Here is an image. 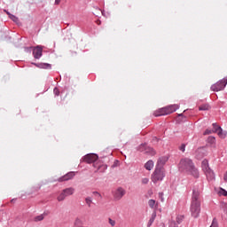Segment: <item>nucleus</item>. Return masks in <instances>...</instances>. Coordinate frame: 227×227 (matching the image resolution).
I'll use <instances>...</instances> for the list:
<instances>
[{
    "label": "nucleus",
    "instance_id": "nucleus-1",
    "mask_svg": "<svg viewBox=\"0 0 227 227\" xmlns=\"http://www.w3.org/2000/svg\"><path fill=\"white\" fill-rule=\"evenodd\" d=\"M201 190L194 187L193 193L192 197V204L190 207V212L192 217L195 219L200 217V214H201Z\"/></svg>",
    "mask_w": 227,
    "mask_h": 227
},
{
    "label": "nucleus",
    "instance_id": "nucleus-2",
    "mask_svg": "<svg viewBox=\"0 0 227 227\" xmlns=\"http://www.w3.org/2000/svg\"><path fill=\"white\" fill-rule=\"evenodd\" d=\"M179 169L180 171L188 173V175H192V176H194V178L200 177V172L198 171V168L194 167V163L192 162V160L189 158H184L180 160Z\"/></svg>",
    "mask_w": 227,
    "mask_h": 227
},
{
    "label": "nucleus",
    "instance_id": "nucleus-3",
    "mask_svg": "<svg viewBox=\"0 0 227 227\" xmlns=\"http://www.w3.org/2000/svg\"><path fill=\"white\" fill-rule=\"evenodd\" d=\"M164 176H166V171L163 167H156L154 172L152 175L151 180L153 184H157V182H161L164 180Z\"/></svg>",
    "mask_w": 227,
    "mask_h": 227
},
{
    "label": "nucleus",
    "instance_id": "nucleus-4",
    "mask_svg": "<svg viewBox=\"0 0 227 227\" xmlns=\"http://www.w3.org/2000/svg\"><path fill=\"white\" fill-rule=\"evenodd\" d=\"M177 109H180V106L178 105H170L159 109L158 114L155 113L154 114L155 116H166L168 114L175 113V111H177Z\"/></svg>",
    "mask_w": 227,
    "mask_h": 227
},
{
    "label": "nucleus",
    "instance_id": "nucleus-5",
    "mask_svg": "<svg viewBox=\"0 0 227 227\" xmlns=\"http://www.w3.org/2000/svg\"><path fill=\"white\" fill-rule=\"evenodd\" d=\"M227 76L211 86L212 91H223L226 88Z\"/></svg>",
    "mask_w": 227,
    "mask_h": 227
},
{
    "label": "nucleus",
    "instance_id": "nucleus-6",
    "mask_svg": "<svg viewBox=\"0 0 227 227\" xmlns=\"http://www.w3.org/2000/svg\"><path fill=\"white\" fill-rule=\"evenodd\" d=\"M98 160V156L95 153L87 154L82 158V161L86 162L87 164H93V162L97 161Z\"/></svg>",
    "mask_w": 227,
    "mask_h": 227
},
{
    "label": "nucleus",
    "instance_id": "nucleus-7",
    "mask_svg": "<svg viewBox=\"0 0 227 227\" xmlns=\"http://www.w3.org/2000/svg\"><path fill=\"white\" fill-rule=\"evenodd\" d=\"M125 196V189L119 187L114 192V200H120Z\"/></svg>",
    "mask_w": 227,
    "mask_h": 227
},
{
    "label": "nucleus",
    "instance_id": "nucleus-8",
    "mask_svg": "<svg viewBox=\"0 0 227 227\" xmlns=\"http://www.w3.org/2000/svg\"><path fill=\"white\" fill-rule=\"evenodd\" d=\"M75 176V172H68L67 174L62 176L61 177L58 178L56 182H68V180H72Z\"/></svg>",
    "mask_w": 227,
    "mask_h": 227
},
{
    "label": "nucleus",
    "instance_id": "nucleus-9",
    "mask_svg": "<svg viewBox=\"0 0 227 227\" xmlns=\"http://www.w3.org/2000/svg\"><path fill=\"white\" fill-rule=\"evenodd\" d=\"M43 52V48L42 46H37L33 51V56L35 59H40Z\"/></svg>",
    "mask_w": 227,
    "mask_h": 227
},
{
    "label": "nucleus",
    "instance_id": "nucleus-10",
    "mask_svg": "<svg viewBox=\"0 0 227 227\" xmlns=\"http://www.w3.org/2000/svg\"><path fill=\"white\" fill-rule=\"evenodd\" d=\"M204 173L207 178V180H214L215 178V175L214 174V171L212 169L204 170Z\"/></svg>",
    "mask_w": 227,
    "mask_h": 227
},
{
    "label": "nucleus",
    "instance_id": "nucleus-11",
    "mask_svg": "<svg viewBox=\"0 0 227 227\" xmlns=\"http://www.w3.org/2000/svg\"><path fill=\"white\" fill-rule=\"evenodd\" d=\"M166 162H168V157H166V156L160 157L158 160L156 168H162V166H164V164H166Z\"/></svg>",
    "mask_w": 227,
    "mask_h": 227
},
{
    "label": "nucleus",
    "instance_id": "nucleus-12",
    "mask_svg": "<svg viewBox=\"0 0 227 227\" xmlns=\"http://www.w3.org/2000/svg\"><path fill=\"white\" fill-rule=\"evenodd\" d=\"M195 155H196L197 159H203V157H205V149L204 148H199L195 152Z\"/></svg>",
    "mask_w": 227,
    "mask_h": 227
},
{
    "label": "nucleus",
    "instance_id": "nucleus-13",
    "mask_svg": "<svg viewBox=\"0 0 227 227\" xmlns=\"http://www.w3.org/2000/svg\"><path fill=\"white\" fill-rule=\"evenodd\" d=\"M63 192L67 196H72V194L75 192V189L69 187V188L64 189Z\"/></svg>",
    "mask_w": 227,
    "mask_h": 227
},
{
    "label": "nucleus",
    "instance_id": "nucleus-14",
    "mask_svg": "<svg viewBox=\"0 0 227 227\" xmlns=\"http://www.w3.org/2000/svg\"><path fill=\"white\" fill-rule=\"evenodd\" d=\"M145 168L147 169V171H152V169H153V160H148L145 164Z\"/></svg>",
    "mask_w": 227,
    "mask_h": 227
},
{
    "label": "nucleus",
    "instance_id": "nucleus-15",
    "mask_svg": "<svg viewBox=\"0 0 227 227\" xmlns=\"http://www.w3.org/2000/svg\"><path fill=\"white\" fill-rule=\"evenodd\" d=\"M68 196L65 192L62 190L60 194L57 197L58 201H65V199L67 198Z\"/></svg>",
    "mask_w": 227,
    "mask_h": 227
},
{
    "label": "nucleus",
    "instance_id": "nucleus-16",
    "mask_svg": "<svg viewBox=\"0 0 227 227\" xmlns=\"http://www.w3.org/2000/svg\"><path fill=\"white\" fill-rule=\"evenodd\" d=\"M159 203H157V201H155V200H148V206L150 207V208H157Z\"/></svg>",
    "mask_w": 227,
    "mask_h": 227
},
{
    "label": "nucleus",
    "instance_id": "nucleus-17",
    "mask_svg": "<svg viewBox=\"0 0 227 227\" xmlns=\"http://www.w3.org/2000/svg\"><path fill=\"white\" fill-rule=\"evenodd\" d=\"M218 131H217V135L219 136V137H221L222 139H224V137H226V132L223 131V129L221 127H217Z\"/></svg>",
    "mask_w": 227,
    "mask_h": 227
},
{
    "label": "nucleus",
    "instance_id": "nucleus-18",
    "mask_svg": "<svg viewBox=\"0 0 227 227\" xmlns=\"http://www.w3.org/2000/svg\"><path fill=\"white\" fill-rule=\"evenodd\" d=\"M7 15H9V18L11 20H12L13 22H15L16 24H19V18H17L15 15L7 12Z\"/></svg>",
    "mask_w": 227,
    "mask_h": 227
},
{
    "label": "nucleus",
    "instance_id": "nucleus-19",
    "mask_svg": "<svg viewBox=\"0 0 227 227\" xmlns=\"http://www.w3.org/2000/svg\"><path fill=\"white\" fill-rule=\"evenodd\" d=\"M155 217H157V214L153 213L152 217L150 218V220L147 223V227H150V226H152V224H153V221H155Z\"/></svg>",
    "mask_w": 227,
    "mask_h": 227
},
{
    "label": "nucleus",
    "instance_id": "nucleus-20",
    "mask_svg": "<svg viewBox=\"0 0 227 227\" xmlns=\"http://www.w3.org/2000/svg\"><path fill=\"white\" fill-rule=\"evenodd\" d=\"M202 169L203 171H207V169H210V167H208V160H204L202 161Z\"/></svg>",
    "mask_w": 227,
    "mask_h": 227
},
{
    "label": "nucleus",
    "instance_id": "nucleus-21",
    "mask_svg": "<svg viewBox=\"0 0 227 227\" xmlns=\"http://www.w3.org/2000/svg\"><path fill=\"white\" fill-rule=\"evenodd\" d=\"M107 169V165H99L96 171H99V173H104Z\"/></svg>",
    "mask_w": 227,
    "mask_h": 227
},
{
    "label": "nucleus",
    "instance_id": "nucleus-22",
    "mask_svg": "<svg viewBox=\"0 0 227 227\" xmlns=\"http://www.w3.org/2000/svg\"><path fill=\"white\" fill-rule=\"evenodd\" d=\"M37 68H51V64H34Z\"/></svg>",
    "mask_w": 227,
    "mask_h": 227
},
{
    "label": "nucleus",
    "instance_id": "nucleus-23",
    "mask_svg": "<svg viewBox=\"0 0 227 227\" xmlns=\"http://www.w3.org/2000/svg\"><path fill=\"white\" fill-rule=\"evenodd\" d=\"M85 203L89 207H91V204L93 203V199L91 197L85 198Z\"/></svg>",
    "mask_w": 227,
    "mask_h": 227
},
{
    "label": "nucleus",
    "instance_id": "nucleus-24",
    "mask_svg": "<svg viewBox=\"0 0 227 227\" xmlns=\"http://www.w3.org/2000/svg\"><path fill=\"white\" fill-rule=\"evenodd\" d=\"M74 226L82 227V220H81V218H76L74 221Z\"/></svg>",
    "mask_w": 227,
    "mask_h": 227
},
{
    "label": "nucleus",
    "instance_id": "nucleus-25",
    "mask_svg": "<svg viewBox=\"0 0 227 227\" xmlns=\"http://www.w3.org/2000/svg\"><path fill=\"white\" fill-rule=\"evenodd\" d=\"M210 109V106L208 105H202L199 107V111H208Z\"/></svg>",
    "mask_w": 227,
    "mask_h": 227
},
{
    "label": "nucleus",
    "instance_id": "nucleus-26",
    "mask_svg": "<svg viewBox=\"0 0 227 227\" xmlns=\"http://www.w3.org/2000/svg\"><path fill=\"white\" fill-rule=\"evenodd\" d=\"M43 219H44L43 215H40L35 216V217L34 218V221H35V223H38V222H40V221H43Z\"/></svg>",
    "mask_w": 227,
    "mask_h": 227
},
{
    "label": "nucleus",
    "instance_id": "nucleus-27",
    "mask_svg": "<svg viewBox=\"0 0 227 227\" xmlns=\"http://www.w3.org/2000/svg\"><path fill=\"white\" fill-rule=\"evenodd\" d=\"M220 196H227V192L226 190L221 188L220 191L218 192Z\"/></svg>",
    "mask_w": 227,
    "mask_h": 227
},
{
    "label": "nucleus",
    "instance_id": "nucleus-28",
    "mask_svg": "<svg viewBox=\"0 0 227 227\" xmlns=\"http://www.w3.org/2000/svg\"><path fill=\"white\" fill-rule=\"evenodd\" d=\"M208 143H210L211 145H215V137H208Z\"/></svg>",
    "mask_w": 227,
    "mask_h": 227
},
{
    "label": "nucleus",
    "instance_id": "nucleus-29",
    "mask_svg": "<svg viewBox=\"0 0 227 227\" xmlns=\"http://www.w3.org/2000/svg\"><path fill=\"white\" fill-rule=\"evenodd\" d=\"M108 223L113 227L116 226V221H114V220L111 219V218L108 219Z\"/></svg>",
    "mask_w": 227,
    "mask_h": 227
},
{
    "label": "nucleus",
    "instance_id": "nucleus-30",
    "mask_svg": "<svg viewBox=\"0 0 227 227\" xmlns=\"http://www.w3.org/2000/svg\"><path fill=\"white\" fill-rule=\"evenodd\" d=\"M217 127H220L219 125L213 123V132H218L219 129Z\"/></svg>",
    "mask_w": 227,
    "mask_h": 227
},
{
    "label": "nucleus",
    "instance_id": "nucleus-31",
    "mask_svg": "<svg viewBox=\"0 0 227 227\" xmlns=\"http://www.w3.org/2000/svg\"><path fill=\"white\" fill-rule=\"evenodd\" d=\"M53 93H54V95H56V97H59V89L55 88V89L53 90Z\"/></svg>",
    "mask_w": 227,
    "mask_h": 227
},
{
    "label": "nucleus",
    "instance_id": "nucleus-32",
    "mask_svg": "<svg viewBox=\"0 0 227 227\" xmlns=\"http://www.w3.org/2000/svg\"><path fill=\"white\" fill-rule=\"evenodd\" d=\"M213 132H214L213 129L212 130L211 129H206L205 132H204V136H208V135L212 134Z\"/></svg>",
    "mask_w": 227,
    "mask_h": 227
},
{
    "label": "nucleus",
    "instance_id": "nucleus-33",
    "mask_svg": "<svg viewBox=\"0 0 227 227\" xmlns=\"http://www.w3.org/2000/svg\"><path fill=\"white\" fill-rule=\"evenodd\" d=\"M210 227H218L217 225V220L216 219H214L213 222H212V224Z\"/></svg>",
    "mask_w": 227,
    "mask_h": 227
},
{
    "label": "nucleus",
    "instance_id": "nucleus-34",
    "mask_svg": "<svg viewBox=\"0 0 227 227\" xmlns=\"http://www.w3.org/2000/svg\"><path fill=\"white\" fill-rule=\"evenodd\" d=\"M179 150L181 152H185V144H182L181 146L179 147Z\"/></svg>",
    "mask_w": 227,
    "mask_h": 227
},
{
    "label": "nucleus",
    "instance_id": "nucleus-35",
    "mask_svg": "<svg viewBox=\"0 0 227 227\" xmlns=\"http://www.w3.org/2000/svg\"><path fill=\"white\" fill-rule=\"evenodd\" d=\"M168 227H178V226L176 225V223H175V222H170Z\"/></svg>",
    "mask_w": 227,
    "mask_h": 227
},
{
    "label": "nucleus",
    "instance_id": "nucleus-36",
    "mask_svg": "<svg viewBox=\"0 0 227 227\" xmlns=\"http://www.w3.org/2000/svg\"><path fill=\"white\" fill-rule=\"evenodd\" d=\"M148 182H149V179H148V178H144V179H142V184H148Z\"/></svg>",
    "mask_w": 227,
    "mask_h": 227
},
{
    "label": "nucleus",
    "instance_id": "nucleus-37",
    "mask_svg": "<svg viewBox=\"0 0 227 227\" xmlns=\"http://www.w3.org/2000/svg\"><path fill=\"white\" fill-rule=\"evenodd\" d=\"M61 3V0H55V4H59Z\"/></svg>",
    "mask_w": 227,
    "mask_h": 227
},
{
    "label": "nucleus",
    "instance_id": "nucleus-38",
    "mask_svg": "<svg viewBox=\"0 0 227 227\" xmlns=\"http://www.w3.org/2000/svg\"><path fill=\"white\" fill-rule=\"evenodd\" d=\"M149 150H151V153H152V155H155V151L153 150V149H149Z\"/></svg>",
    "mask_w": 227,
    "mask_h": 227
},
{
    "label": "nucleus",
    "instance_id": "nucleus-39",
    "mask_svg": "<svg viewBox=\"0 0 227 227\" xmlns=\"http://www.w3.org/2000/svg\"><path fill=\"white\" fill-rule=\"evenodd\" d=\"M94 194H99L98 192H95Z\"/></svg>",
    "mask_w": 227,
    "mask_h": 227
},
{
    "label": "nucleus",
    "instance_id": "nucleus-40",
    "mask_svg": "<svg viewBox=\"0 0 227 227\" xmlns=\"http://www.w3.org/2000/svg\"><path fill=\"white\" fill-rule=\"evenodd\" d=\"M149 194H153L152 191L149 192Z\"/></svg>",
    "mask_w": 227,
    "mask_h": 227
}]
</instances>
